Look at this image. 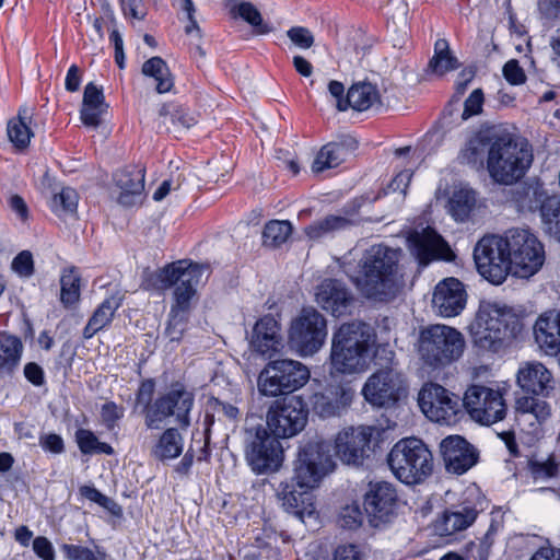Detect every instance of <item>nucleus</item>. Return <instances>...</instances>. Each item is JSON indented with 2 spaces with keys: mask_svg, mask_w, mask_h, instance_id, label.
I'll return each instance as SVG.
<instances>
[{
  "mask_svg": "<svg viewBox=\"0 0 560 560\" xmlns=\"http://www.w3.org/2000/svg\"><path fill=\"white\" fill-rule=\"evenodd\" d=\"M23 343L16 336L0 332V373L11 374L19 366Z\"/></svg>",
  "mask_w": 560,
  "mask_h": 560,
  "instance_id": "nucleus-37",
  "label": "nucleus"
},
{
  "mask_svg": "<svg viewBox=\"0 0 560 560\" xmlns=\"http://www.w3.org/2000/svg\"><path fill=\"white\" fill-rule=\"evenodd\" d=\"M375 104H381L376 85L370 82H360L349 89L346 105L341 101L338 102V109L346 110L350 106L355 110L363 112Z\"/></svg>",
  "mask_w": 560,
  "mask_h": 560,
  "instance_id": "nucleus-35",
  "label": "nucleus"
},
{
  "mask_svg": "<svg viewBox=\"0 0 560 560\" xmlns=\"http://www.w3.org/2000/svg\"><path fill=\"white\" fill-rule=\"evenodd\" d=\"M352 224L353 222L347 217L330 214L307 225L305 234L312 240H318L328 234L346 230Z\"/></svg>",
  "mask_w": 560,
  "mask_h": 560,
  "instance_id": "nucleus-41",
  "label": "nucleus"
},
{
  "mask_svg": "<svg viewBox=\"0 0 560 560\" xmlns=\"http://www.w3.org/2000/svg\"><path fill=\"white\" fill-rule=\"evenodd\" d=\"M478 510L468 502H463L444 511L435 524V530L441 536H450L468 528L477 518Z\"/></svg>",
  "mask_w": 560,
  "mask_h": 560,
  "instance_id": "nucleus-29",
  "label": "nucleus"
},
{
  "mask_svg": "<svg viewBox=\"0 0 560 560\" xmlns=\"http://www.w3.org/2000/svg\"><path fill=\"white\" fill-rule=\"evenodd\" d=\"M308 490L310 489H301L292 477L291 480L280 482L277 489V497L281 501L285 511L294 514H301L302 511L300 506L303 502L302 497Z\"/></svg>",
  "mask_w": 560,
  "mask_h": 560,
  "instance_id": "nucleus-46",
  "label": "nucleus"
},
{
  "mask_svg": "<svg viewBox=\"0 0 560 560\" xmlns=\"http://www.w3.org/2000/svg\"><path fill=\"white\" fill-rule=\"evenodd\" d=\"M12 269L21 277H31L34 273V261L32 253L23 250L19 253L12 260Z\"/></svg>",
  "mask_w": 560,
  "mask_h": 560,
  "instance_id": "nucleus-60",
  "label": "nucleus"
},
{
  "mask_svg": "<svg viewBox=\"0 0 560 560\" xmlns=\"http://www.w3.org/2000/svg\"><path fill=\"white\" fill-rule=\"evenodd\" d=\"M142 73L156 81L159 93L170 92L174 85L170 69L161 57H152L142 65Z\"/></svg>",
  "mask_w": 560,
  "mask_h": 560,
  "instance_id": "nucleus-45",
  "label": "nucleus"
},
{
  "mask_svg": "<svg viewBox=\"0 0 560 560\" xmlns=\"http://www.w3.org/2000/svg\"><path fill=\"white\" fill-rule=\"evenodd\" d=\"M246 459L256 474L277 471L283 460L282 445L266 429L259 428L246 450Z\"/></svg>",
  "mask_w": 560,
  "mask_h": 560,
  "instance_id": "nucleus-20",
  "label": "nucleus"
},
{
  "mask_svg": "<svg viewBox=\"0 0 560 560\" xmlns=\"http://www.w3.org/2000/svg\"><path fill=\"white\" fill-rule=\"evenodd\" d=\"M387 463L394 476L408 486L425 481L434 467L431 451L417 438L396 442L387 455Z\"/></svg>",
  "mask_w": 560,
  "mask_h": 560,
  "instance_id": "nucleus-6",
  "label": "nucleus"
},
{
  "mask_svg": "<svg viewBox=\"0 0 560 560\" xmlns=\"http://www.w3.org/2000/svg\"><path fill=\"white\" fill-rule=\"evenodd\" d=\"M508 236H483L474 248V259L478 272L493 284H501L511 273L508 254Z\"/></svg>",
  "mask_w": 560,
  "mask_h": 560,
  "instance_id": "nucleus-12",
  "label": "nucleus"
},
{
  "mask_svg": "<svg viewBox=\"0 0 560 560\" xmlns=\"http://www.w3.org/2000/svg\"><path fill=\"white\" fill-rule=\"evenodd\" d=\"M533 150L526 141H516L512 135L499 132L487 158V171L493 182L513 185L525 176L533 163Z\"/></svg>",
  "mask_w": 560,
  "mask_h": 560,
  "instance_id": "nucleus-5",
  "label": "nucleus"
},
{
  "mask_svg": "<svg viewBox=\"0 0 560 560\" xmlns=\"http://www.w3.org/2000/svg\"><path fill=\"white\" fill-rule=\"evenodd\" d=\"M511 272L521 278L535 275L545 262V248L538 237L526 229L506 231Z\"/></svg>",
  "mask_w": 560,
  "mask_h": 560,
  "instance_id": "nucleus-11",
  "label": "nucleus"
},
{
  "mask_svg": "<svg viewBox=\"0 0 560 560\" xmlns=\"http://www.w3.org/2000/svg\"><path fill=\"white\" fill-rule=\"evenodd\" d=\"M503 75L513 85H518L526 81L525 72L516 59H511L504 65Z\"/></svg>",
  "mask_w": 560,
  "mask_h": 560,
  "instance_id": "nucleus-63",
  "label": "nucleus"
},
{
  "mask_svg": "<svg viewBox=\"0 0 560 560\" xmlns=\"http://www.w3.org/2000/svg\"><path fill=\"white\" fill-rule=\"evenodd\" d=\"M189 313L170 310L165 336L170 341L178 342L187 328Z\"/></svg>",
  "mask_w": 560,
  "mask_h": 560,
  "instance_id": "nucleus-53",
  "label": "nucleus"
},
{
  "mask_svg": "<svg viewBox=\"0 0 560 560\" xmlns=\"http://www.w3.org/2000/svg\"><path fill=\"white\" fill-rule=\"evenodd\" d=\"M310 377L308 368L300 361L273 360L259 373L257 385L261 395L277 397L302 388Z\"/></svg>",
  "mask_w": 560,
  "mask_h": 560,
  "instance_id": "nucleus-10",
  "label": "nucleus"
},
{
  "mask_svg": "<svg viewBox=\"0 0 560 560\" xmlns=\"http://www.w3.org/2000/svg\"><path fill=\"white\" fill-rule=\"evenodd\" d=\"M354 390L343 384H327L310 397L312 410L323 419L340 416L351 405Z\"/></svg>",
  "mask_w": 560,
  "mask_h": 560,
  "instance_id": "nucleus-21",
  "label": "nucleus"
},
{
  "mask_svg": "<svg viewBox=\"0 0 560 560\" xmlns=\"http://www.w3.org/2000/svg\"><path fill=\"white\" fill-rule=\"evenodd\" d=\"M375 334L363 322L342 324L332 335L330 365L337 374H357L368 370Z\"/></svg>",
  "mask_w": 560,
  "mask_h": 560,
  "instance_id": "nucleus-2",
  "label": "nucleus"
},
{
  "mask_svg": "<svg viewBox=\"0 0 560 560\" xmlns=\"http://www.w3.org/2000/svg\"><path fill=\"white\" fill-rule=\"evenodd\" d=\"M77 443L82 454H106L113 455L114 448L105 442H101L90 430L79 429L75 432Z\"/></svg>",
  "mask_w": 560,
  "mask_h": 560,
  "instance_id": "nucleus-48",
  "label": "nucleus"
},
{
  "mask_svg": "<svg viewBox=\"0 0 560 560\" xmlns=\"http://www.w3.org/2000/svg\"><path fill=\"white\" fill-rule=\"evenodd\" d=\"M466 300L464 284L456 278H446L435 285L432 306L441 316L453 317L462 313Z\"/></svg>",
  "mask_w": 560,
  "mask_h": 560,
  "instance_id": "nucleus-24",
  "label": "nucleus"
},
{
  "mask_svg": "<svg viewBox=\"0 0 560 560\" xmlns=\"http://www.w3.org/2000/svg\"><path fill=\"white\" fill-rule=\"evenodd\" d=\"M357 148L358 142L350 137L325 144L317 153L312 164V171L322 173L328 168L339 166Z\"/></svg>",
  "mask_w": 560,
  "mask_h": 560,
  "instance_id": "nucleus-30",
  "label": "nucleus"
},
{
  "mask_svg": "<svg viewBox=\"0 0 560 560\" xmlns=\"http://www.w3.org/2000/svg\"><path fill=\"white\" fill-rule=\"evenodd\" d=\"M523 329V323L510 307L482 302L469 326L474 345L483 351L499 352L512 343Z\"/></svg>",
  "mask_w": 560,
  "mask_h": 560,
  "instance_id": "nucleus-3",
  "label": "nucleus"
},
{
  "mask_svg": "<svg viewBox=\"0 0 560 560\" xmlns=\"http://www.w3.org/2000/svg\"><path fill=\"white\" fill-rule=\"evenodd\" d=\"M234 10L254 27L256 34L262 35L272 31V27L264 22L260 12L250 2H241Z\"/></svg>",
  "mask_w": 560,
  "mask_h": 560,
  "instance_id": "nucleus-51",
  "label": "nucleus"
},
{
  "mask_svg": "<svg viewBox=\"0 0 560 560\" xmlns=\"http://www.w3.org/2000/svg\"><path fill=\"white\" fill-rule=\"evenodd\" d=\"M317 304L335 317L349 313L354 296L347 285L338 279H325L322 281L315 293Z\"/></svg>",
  "mask_w": 560,
  "mask_h": 560,
  "instance_id": "nucleus-23",
  "label": "nucleus"
},
{
  "mask_svg": "<svg viewBox=\"0 0 560 560\" xmlns=\"http://www.w3.org/2000/svg\"><path fill=\"white\" fill-rule=\"evenodd\" d=\"M552 199L560 196L549 195L544 184L539 180L526 183L521 191H517L516 201L522 209L540 211L541 219L546 217V210Z\"/></svg>",
  "mask_w": 560,
  "mask_h": 560,
  "instance_id": "nucleus-34",
  "label": "nucleus"
},
{
  "mask_svg": "<svg viewBox=\"0 0 560 560\" xmlns=\"http://www.w3.org/2000/svg\"><path fill=\"white\" fill-rule=\"evenodd\" d=\"M183 452V436L177 428L166 429L151 450V455L159 460L174 459Z\"/></svg>",
  "mask_w": 560,
  "mask_h": 560,
  "instance_id": "nucleus-38",
  "label": "nucleus"
},
{
  "mask_svg": "<svg viewBox=\"0 0 560 560\" xmlns=\"http://www.w3.org/2000/svg\"><path fill=\"white\" fill-rule=\"evenodd\" d=\"M534 337L538 347L546 353L559 351L560 345V311H548L541 314L534 325Z\"/></svg>",
  "mask_w": 560,
  "mask_h": 560,
  "instance_id": "nucleus-27",
  "label": "nucleus"
},
{
  "mask_svg": "<svg viewBox=\"0 0 560 560\" xmlns=\"http://www.w3.org/2000/svg\"><path fill=\"white\" fill-rule=\"evenodd\" d=\"M463 405L476 421L485 425L501 421L506 416L503 394L483 385L469 386L464 395Z\"/></svg>",
  "mask_w": 560,
  "mask_h": 560,
  "instance_id": "nucleus-16",
  "label": "nucleus"
},
{
  "mask_svg": "<svg viewBox=\"0 0 560 560\" xmlns=\"http://www.w3.org/2000/svg\"><path fill=\"white\" fill-rule=\"evenodd\" d=\"M79 196L71 187H63L55 194L51 200V210L58 215L62 213L73 214L77 211Z\"/></svg>",
  "mask_w": 560,
  "mask_h": 560,
  "instance_id": "nucleus-50",
  "label": "nucleus"
},
{
  "mask_svg": "<svg viewBox=\"0 0 560 560\" xmlns=\"http://www.w3.org/2000/svg\"><path fill=\"white\" fill-rule=\"evenodd\" d=\"M114 180L121 190L118 202L131 207L139 202L144 190V171L133 167L131 170H120L115 173Z\"/></svg>",
  "mask_w": 560,
  "mask_h": 560,
  "instance_id": "nucleus-31",
  "label": "nucleus"
},
{
  "mask_svg": "<svg viewBox=\"0 0 560 560\" xmlns=\"http://www.w3.org/2000/svg\"><path fill=\"white\" fill-rule=\"evenodd\" d=\"M401 250L378 244L368 248L357 268L349 273L351 282L368 300L386 302L398 292V262Z\"/></svg>",
  "mask_w": 560,
  "mask_h": 560,
  "instance_id": "nucleus-1",
  "label": "nucleus"
},
{
  "mask_svg": "<svg viewBox=\"0 0 560 560\" xmlns=\"http://www.w3.org/2000/svg\"><path fill=\"white\" fill-rule=\"evenodd\" d=\"M483 92L481 89L474 90L464 103L463 119H468L482 112Z\"/></svg>",
  "mask_w": 560,
  "mask_h": 560,
  "instance_id": "nucleus-61",
  "label": "nucleus"
},
{
  "mask_svg": "<svg viewBox=\"0 0 560 560\" xmlns=\"http://www.w3.org/2000/svg\"><path fill=\"white\" fill-rule=\"evenodd\" d=\"M30 118L27 108L23 107L19 109L18 117L10 119L8 122V137L18 149H25L30 144L33 136V132L27 125V120Z\"/></svg>",
  "mask_w": 560,
  "mask_h": 560,
  "instance_id": "nucleus-43",
  "label": "nucleus"
},
{
  "mask_svg": "<svg viewBox=\"0 0 560 560\" xmlns=\"http://www.w3.org/2000/svg\"><path fill=\"white\" fill-rule=\"evenodd\" d=\"M61 550L68 560H106V553L98 548L92 550L80 545L63 544Z\"/></svg>",
  "mask_w": 560,
  "mask_h": 560,
  "instance_id": "nucleus-54",
  "label": "nucleus"
},
{
  "mask_svg": "<svg viewBox=\"0 0 560 560\" xmlns=\"http://www.w3.org/2000/svg\"><path fill=\"white\" fill-rule=\"evenodd\" d=\"M281 340L280 324L272 315H265L256 322L250 338V346L256 352L271 358L281 349Z\"/></svg>",
  "mask_w": 560,
  "mask_h": 560,
  "instance_id": "nucleus-26",
  "label": "nucleus"
},
{
  "mask_svg": "<svg viewBox=\"0 0 560 560\" xmlns=\"http://www.w3.org/2000/svg\"><path fill=\"white\" fill-rule=\"evenodd\" d=\"M516 409L521 419L530 423H533L532 418L541 423L551 415L549 404L534 396L518 398L516 400Z\"/></svg>",
  "mask_w": 560,
  "mask_h": 560,
  "instance_id": "nucleus-42",
  "label": "nucleus"
},
{
  "mask_svg": "<svg viewBox=\"0 0 560 560\" xmlns=\"http://www.w3.org/2000/svg\"><path fill=\"white\" fill-rule=\"evenodd\" d=\"M119 307V302L114 298L106 299L94 311L83 329V338L91 339L96 332L110 324L116 310Z\"/></svg>",
  "mask_w": 560,
  "mask_h": 560,
  "instance_id": "nucleus-40",
  "label": "nucleus"
},
{
  "mask_svg": "<svg viewBox=\"0 0 560 560\" xmlns=\"http://www.w3.org/2000/svg\"><path fill=\"white\" fill-rule=\"evenodd\" d=\"M208 270L207 265L177 260L156 271H144L140 287L145 291H166L175 287L171 310L190 313L196 288Z\"/></svg>",
  "mask_w": 560,
  "mask_h": 560,
  "instance_id": "nucleus-4",
  "label": "nucleus"
},
{
  "mask_svg": "<svg viewBox=\"0 0 560 560\" xmlns=\"http://www.w3.org/2000/svg\"><path fill=\"white\" fill-rule=\"evenodd\" d=\"M155 390V382L152 378L144 380L140 383L139 388L136 393V406L142 407V413L144 416V424L148 428L149 415L154 406L153 394Z\"/></svg>",
  "mask_w": 560,
  "mask_h": 560,
  "instance_id": "nucleus-52",
  "label": "nucleus"
},
{
  "mask_svg": "<svg viewBox=\"0 0 560 560\" xmlns=\"http://www.w3.org/2000/svg\"><path fill=\"white\" fill-rule=\"evenodd\" d=\"M407 242L411 254L423 266L442 258L445 252L450 250L441 235L431 228L411 232Z\"/></svg>",
  "mask_w": 560,
  "mask_h": 560,
  "instance_id": "nucleus-25",
  "label": "nucleus"
},
{
  "mask_svg": "<svg viewBox=\"0 0 560 560\" xmlns=\"http://www.w3.org/2000/svg\"><path fill=\"white\" fill-rule=\"evenodd\" d=\"M517 384L533 395H547L552 389V374L540 362H526L518 369Z\"/></svg>",
  "mask_w": 560,
  "mask_h": 560,
  "instance_id": "nucleus-28",
  "label": "nucleus"
},
{
  "mask_svg": "<svg viewBox=\"0 0 560 560\" xmlns=\"http://www.w3.org/2000/svg\"><path fill=\"white\" fill-rule=\"evenodd\" d=\"M458 60L450 50L448 42L440 38L434 44V56L429 61L428 68L433 73L443 75L444 73L457 69Z\"/></svg>",
  "mask_w": 560,
  "mask_h": 560,
  "instance_id": "nucleus-44",
  "label": "nucleus"
},
{
  "mask_svg": "<svg viewBox=\"0 0 560 560\" xmlns=\"http://www.w3.org/2000/svg\"><path fill=\"white\" fill-rule=\"evenodd\" d=\"M464 349V336L453 327L432 325L420 332L419 353L430 366H445L457 361Z\"/></svg>",
  "mask_w": 560,
  "mask_h": 560,
  "instance_id": "nucleus-8",
  "label": "nucleus"
},
{
  "mask_svg": "<svg viewBox=\"0 0 560 560\" xmlns=\"http://www.w3.org/2000/svg\"><path fill=\"white\" fill-rule=\"evenodd\" d=\"M290 40L302 49H308L314 45V36L312 32L303 26H293L287 32Z\"/></svg>",
  "mask_w": 560,
  "mask_h": 560,
  "instance_id": "nucleus-59",
  "label": "nucleus"
},
{
  "mask_svg": "<svg viewBox=\"0 0 560 560\" xmlns=\"http://www.w3.org/2000/svg\"><path fill=\"white\" fill-rule=\"evenodd\" d=\"M194 394L183 384L176 383L154 399L153 409L149 415V430H159L170 417H175L179 428L186 430L190 425V411L194 407Z\"/></svg>",
  "mask_w": 560,
  "mask_h": 560,
  "instance_id": "nucleus-13",
  "label": "nucleus"
},
{
  "mask_svg": "<svg viewBox=\"0 0 560 560\" xmlns=\"http://www.w3.org/2000/svg\"><path fill=\"white\" fill-rule=\"evenodd\" d=\"M120 7L125 18H132L136 20H143L147 15V10L143 0H119Z\"/></svg>",
  "mask_w": 560,
  "mask_h": 560,
  "instance_id": "nucleus-64",
  "label": "nucleus"
},
{
  "mask_svg": "<svg viewBox=\"0 0 560 560\" xmlns=\"http://www.w3.org/2000/svg\"><path fill=\"white\" fill-rule=\"evenodd\" d=\"M500 130L494 127L479 130L466 143L462 151V159L475 167H481L485 163V155L490 156Z\"/></svg>",
  "mask_w": 560,
  "mask_h": 560,
  "instance_id": "nucleus-32",
  "label": "nucleus"
},
{
  "mask_svg": "<svg viewBox=\"0 0 560 560\" xmlns=\"http://www.w3.org/2000/svg\"><path fill=\"white\" fill-rule=\"evenodd\" d=\"M363 514L360 505L355 502L341 509L339 514V525L342 528L355 529L362 524Z\"/></svg>",
  "mask_w": 560,
  "mask_h": 560,
  "instance_id": "nucleus-57",
  "label": "nucleus"
},
{
  "mask_svg": "<svg viewBox=\"0 0 560 560\" xmlns=\"http://www.w3.org/2000/svg\"><path fill=\"white\" fill-rule=\"evenodd\" d=\"M542 223L546 232L560 242V198L552 199L548 205Z\"/></svg>",
  "mask_w": 560,
  "mask_h": 560,
  "instance_id": "nucleus-55",
  "label": "nucleus"
},
{
  "mask_svg": "<svg viewBox=\"0 0 560 560\" xmlns=\"http://www.w3.org/2000/svg\"><path fill=\"white\" fill-rule=\"evenodd\" d=\"M125 408L114 401L105 402L101 408V418L108 430H113L118 421L124 418Z\"/></svg>",
  "mask_w": 560,
  "mask_h": 560,
  "instance_id": "nucleus-58",
  "label": "nucleus"
},
{
  "mask_svg": "<svg viewBox=\"0 0 560 560\" xmlns=\"http://www.w3.org/2000/svg\"><path fill=\"white\" fill-rule=\"evenodd\" d=\"M292 234V224L289 221L271 220L265 224L262 244L270 248L280 247Z\"/></svg>",
  "mask_w": 560,
  "mask_h": 560,
  "instance_id": "nucleus-47",
  "label": "nucleus"
},
{
  "mask_svg": "<svg viewBox=\"0 0 560 560\" xmlns=\"http://www.w3.org/2000/svg\"><path fill=\"white\" fill-rule=\"evenodd\" d=\"M80 276L74 268L65 270L60 279V301L65 306H71L80 298Z\"/></svg>",
  "mask_w": 560,
  "mask_h": 560,
  "instance_id": "nucleus-49",
  "label": "nucleus"
},
{
  "mask_svg": "<svg viewBox=\"0 0 560 560\" xmlns=\"http://www.w3.org/2000/svg\"><path fill=\"white\" fill-rule=\"evenodd\" d=\"M208 408L212 410L213 413L222 415L230 421H237L240 416V410L234 405L229 402H224L219 398L211 397L207 404Z\"/></svg>",
  "mask_w": 560,
  "mask_h": 560,
  "instance_id": "nucleus-62",
  "label": "nucleus"
},
{
  "mask_svg": "<svg viewBox=\"0 0 560 560\" xmlns=\"http://www.w3.org/2000/svg\"><path fill=\"white\" fill-rule=\"evenodd\" d=\"M422 412L434 422L450 423L460 411V398L436 383H427L418 395Z\"/></svg>",
  "mask_w": 560,
  "mask_h": 560,
  "instance_id": "nucleus-18",
  "label": "nucleus"
},
{
  "mask_svg": "<svg viewBox=\"0 0 560 560\" xmlns=\"http://www.w3.org/2000/svg\"><path fill=\"white\" fill-rule=\"evenodd\" d=\"M363 506L372 526L389 523L398 506L396 487L388 481H371L364 493Z\"/></svg>",
  "mask_w": 560,
  "mask_h": 560,
  "instance_id": "nucleus-19",
  "label": "nucleus"
},
{
  "mask_svg": "<svg viewBox=\"0 0 560 560\" xmlns=\"http://www.w3.org/2000/svg\"><path fill=\"white\" fill-rule=\"evenodd\" d=\"M308 409L301 396L276 400L267 412V427L277 440L299 434L306 425Z\"/></svg>",
  "mask_w": 560,
  "mask_h": 560,
  "instance_id": "nucleus-15",
  "label": "nucleus"
},
{
  "mask_svg": "<svg viewBox=\"0 0 560 560\" xmlns=\"http://www.w3.org/2000/svg\"><path fill=\"white\" fill-rule=\"evenodd\" d=\"M528 469L535 479H547L555 477L559 470V464L553 456H549L545 460L530 459Z\"/></svg>",
  "mask_w": 560,
  "mask_h": 560,
  "instance_id": "nucleus-56",
  "label": "nucleus"
},
{
  "mask_svg": "<svg viewBox=\"0 0 560 560\" xmlns=\"http://www.w3.org/2000/svg\"><path fill=\"white\" fill-rule=\"evenodd\" d=\"M159 116L162 118L161 124L170 131L172 127L177 130L179 128L188 129L196 124V118L190 114L189 109L177 103H166L159 109Z\"/></svg>",
  "mask_w": 560,
  "mask_h": 560,
  "instance_id": "nucleus-39",
  "label": "nucleus"
},
{
  "mask_svg": "<svg viewBox=\"0 0 560 560\" xmlns=\"http://www.w3.org/2000/svg\"><path fill=\"white\" fill-rule=\"evenodd\" d=\"M440 450L448 472L463 475L478 462L477 450L459 435L443 439Z\"/></svg>",
  "mask_w": 560,
  "mask_h": 560,
  "instance_id": "nucleus-22",
  "label": "nucleus"
},
{
  "mask_svg": "<svg viewBox=\"0 0 560 560\" xmlns=\"http://www.w3.org/2000/svg\"><path fill=\"white\" fill-rule=\"evenodd\" d=\"M335 466L330 444L320 439L311 440L299 447L293 480L301 489H314Z\"/></svg>",
  "mask_w": 560,
  "mask_h": 560,
  "instance_id": "nucleus-9",
  "label": "nucleus"
},
{
  "mask_svg": "<svg viewBox=\"0 0 560 560\" xmlns=\"http://www.w3.org/2000/svg\"><path fill=\"white\" fill-rule=\"evenodd\" d=\"M374 360L378 369L366 380L362 395L373 406L392 407L405 390L402 375L394 362L395 352L386 346H378Z\"/></svg>",
  "mask_w": 560,
  "mask_h": 560,
  "instance_id": "nucleus-7",
  "label": "nucleus"
},
{
  "mask_svg": "<svg viewBox=\"0 0 560 560\" xmlns=\"http://www.w3.org/2000/svg\"><path fill=\"white\" fill-rule=\"evenodd\" d=\"M107 104L103 89L90 82L84 88L80 117L83 125L96 128L101 125L102 115L106 113Z\"/></svg>",
  "mask_w": 560,
  "mask_h": 560,
  "instance_id": "nucleus-33",
  "label": "nucleus"
},
{
  "mask_svg": "<svg viewBox=\"0 0 560 560\" xmlns=\"http://www.w3.org/2000/svg\"><path fill=\"white\" fill-rule=\"evenodd\" d=\"M327 337V322L314 307H303L292 320L289 341L302 355H312L323 346Z\"/></svg>",
  "mask_w": 560,
  "mask_h": 560,
  "instance_id": "nucleus-14",
  "label": "nucleus"
},
{
  "mask_svg": "<svg viewBox=\"0 0 560 560\" xmlns=\"http://www.w3.org/2000/svg\"><path fill=\"white\" fill-rule=\"evenodd\" d=\"M477 205V194L469 187L455 188L448 199L447 209L457 222H466Z\"/></svg>",
  "mask_w": 560,
  "mask_h": 560,
  "instance_id": "nucleus-36",
  "label": "nucleus"
},
{
  "mask_svg": "<svg viewBox=\"0 0 560 560\" xmlns=\"http://www.w3.org/2000/svg\"><path fill=\"white\" fill-rule=\"evenodd\" d=\"M380 429L372 425L348 427L342 429L335 439L338 457L347 465L361 466L370 456V444Z\"/></svg>",
  "mask_w": 560,
  "mask_h": 560,
  "instance_id": "nucleus-17",
  "label": "nucleus"
}]
</instances>
